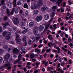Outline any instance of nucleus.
Wrapping results in <instances>:
<instances>
[{
  "instance_id": "f257e3e1",
  "label": "nucleus",
  "mask_w": 73,
  "mask_h": 73,
  "mask_svg": "<svg viewBox=\"0 0 73 73\" xmlns=\"http://www.w3.org/2000/svg\"><path fill=\"white\" fill-rule=\"evenodd\" d=\"M21 28H23V27L25 26V22H27V20L26 19L24 18L23 17H22L21 18Z\"/></svg>"
},
{
  "instance_id": "f03ea898",
  "label": "nucleus",
  "mask_w": 73,
  "mask_h": 73,
  "mask_svg": "<svg viewBox=\"0 0 73 73\" xmlns=\"http://www.w3.org/2000/svg\"><path fill=\"white\" fill-rule=\"evenodd\" d=\"M12 21L15 25H17L19 24L20 23L19 19L16 17H14L13 18Z\"/></svg>"
},
{
  "instance_id": "7ed1b4c3",
  "label": "nucleus",
  "mask_w": 73,
  "mask_h": 73,
  "mask_svg": "<svg viewBox=\"0 0 73 73\" xmlns=\"http://www.w3.org/2000/svg\"><path fill=\"white\" fill-rule=\"evenodd\" d=\"M16 35V40L17 41L18 44H21V40L20 39V35L18 34V33H15Z\"/></svg>"
},
{
  "instance_id": "20e7f679",
  "label": "nucleus",
  "mask_w": 73,
  "mask_h": 73,
  "mask_svg": "<svg viewBox=\"0 0 73 73\" xmlns=\"http://www.w3.org/2000/svg\"><path fill=\"white\" fill-rule=\"evenodd\" d=\"M14 10V9H13L11 12L10 13L9 12L10 11L9 9L8 8H7L6 9L7 15L8 16H11V15H13V11Z\"/></svg>"
},
{
  "instance_id": "39448f33",
  "label": "nucleus",
  "mask_w": 73,
  "mask_h": 73,
  "mask_svg": "<svg viewBox=\"0 0 73 73\" xmlns=\"http://www.w3.org/2000/svg\"><path fill=\"white\" fill-rule=\"evenodd\" d=\"M29 30V29H28V28L26 29L25 30H23V31L21 32V31L20 30H18L17 31V33H22L23 34H25V33L26 32H27Z\"/></svg>"
},
{
  "instance_id": "423d86ee",
  "label": "nucleus",
  "mask_w": 73,
  "mask_h": 73,
  "mask_svg": "<svg viewBox=\"0 0 73 73\" xmlns=\"http://www.w3.org/2000/svg\"><path fill=\"white\" fill-rule=\"evenodd\" d=\"M38 31V27L36 26L34 27L33 29V32L34 34H35L36 36L37 35Z\"/></svg>"
},
{
  "instance_id": "0eeeda50",
  "label": "nucleus",
  "mask_w": 73,
  "mask_h": 73,
  "mask_svg": "<svg viewBox=\"0 0 73 73\" xmlns=\"http://www.w3.org/2000/svg\"><path fill=\"white\" fill-rule=\"evenodd\" d=\"M1 4L2 7L4 9H6V6H5V0H1Z\"/></svg>"
},
{
  "instance_id": "6e6552de",
  "label": "nucleus",
  "mask_w": 73,
  "mask_h": 73,
  "mask_svg": "<svg viewBox=\"0 0 73 73\" xmlns=\"http://www.w3.org/2000/svg\"><path fill=\"white\" fill-rule=\"evenodd\" d=\"M19 52H20V50L17 48H15L13 50V53L15 54L19 53Z\"/></svg>"
},
{
  "instance_id": "1a4fd4ad",
  "label": "nucleus",
  "mask_w": 73,
  "mask_h": 73,
  "mask_svg": "<svg viewBox=\"0 0 73 73\" xmlns=\"http://www.w3.org/2000/svg\"><path fill=\"white\" fill-rule=\"evenodd\" d=\"M42 17L41 16H39L36 17V21L39 22L42 20Z\"/></svg>"
},
{
  "instance_id": "9d476101",
  "label": "nucleus",
  "mask_w": 73,
  "mask_h": 73,
  "mask_svg": "<svg viewBox=\"0 0 73 73\" xmlns=\"http://www.w3.org/2000/svg\"><path fill=\"white\" fill-rule=\"evenodd\" d=\"M53 18H51V19L49 21V22L48 23V24L46 25V27L44 29L45 31H46V30L48 29V27H49V25H50V22H51Z\"/></svg>"
},
{
  "instance_id": "9b49d317",
  "label": "nucleus",
  "mask_w": 73,
  "mask_h": 73,
  "mask_svg": "<svg viewBox=\"0 0 73 73\" xmlns=\"http://www.w3.org/2000/svg\"><path fill=\"white\" fill-rule=\"evenodd\" d=\"M10 56H11V55L9 54H6L4 57V60H7L9 58Z\"/></svg>"
},
{
  "instance_id": "f8f14e48",
  "label": "nucleus",
  "mask_w": 73,
  "mask_h": 73,
  "mask_svg": "<svg viewBox=\"0 0 73 73\" xmlns=\"http://www.w3.org/2000/svg\"><path fill=\"white\" fill-rule=\"evenodd\" d=\"M37 5L36 4H34L33 5H32L31 7V9H35L37 8Z\"/></svg>"
},
{
  "instance_id": "ddd939ff",
  "label": "nucleus",
  "mask_w": 73,
  "mask_h": 73,
  "mask_svg": "<svg viewBox=\"0 0 73 73\" xmlns=\"http://www.w3.org/2000/svg\"><path fill=\"white\" fill-rule=\"evenodd\" d=\"M47 8V7L46 6H44L42 8V11L44 13H45V12H46V11Z\"/></svg>"
},
{
  "instance_id": "4468645a",
  "label": "nucleus",
  "mask_w": 73,
  "mask_h": 73,
  "mask_svg": "<svg viewBox=\"0 0 73 73\" xmlns=\"http://www.w3.org/2000/svg\"><path fill=\"white\" fill-rule=\"evenodd\" d=\"M50 11L51 12H52L51 15L52 17H53L54 16V15H55V14H54V13L56 11H55V10H54L53 9H51Z\"/></svg>"
},
{
  "instance_id": "2eb2a0df",
  "label": "nucleus",
  "mask_w": 73,
  "mask_h": 73,
  "mask_svg": "<svg viewBox=\"0 0 73 73\" xmlns=\"http://www.w3.org/2000/svg\"><path fill=\"white\" fill-rule=\"evenodd\" d=\"M43 4V2L42 0H39L38 1V6H41Z\"/></svg>"
},
{
  "instance_id": "dca6fc26",
  "label": "nucleus",
  "mask_w": 73,
  "mask_h": 73,
  "mask_svg": "<svg viewBox=\"0 0 73 73\" xmlns=\"http://www.w3.org/2000/svg\"><path fill=\"white\" fill-rule=\"evenodd\" d=\"M12 3L13 5V7H16V5H17V4H16V0H13Z\"/></svg>"
},
{
  "instance_id": "f3484780",
  "label": "nucleus",
  "mask_w": 73,
  "mask_h": 73,
  "mask_svg": "<svg viewBox=\"0 0 73 73\" xmlns=\"http://www.w3.org/2000/svg\"><path fill=\"white\" fill-rule=\"evenodd\" d=\"M62 2V0H58L56 2V4L58 6Z\"/></svg>"
},
{
  "instance_id": "a211bd4d",
  "label": "nucleus",
  "mask_w": 73,
  "mask_h": 73,
  "mask_svg": "<svg viewBox=\"0 0 73 73\" xmlns=\"http://www.w3.org/2000/svg\"><path fill=\"white\" fill-rule=\"evenodd\" d=\"M38 28L40 31H43L44 29V26L42 25H40V27H39Z\"/></svg>"
},
{
  "instance_id": "6ab92c4d",
  "label": "nucleus",
  "mask_w": 73,
  "mask_h": 73,
  "mask_svg": "<svg viewBox=\"0 0 73 73\" xmlns=\"http://www.w3.org/2000/svg\"><path fill=\"white\" fill-rule=\"evenodd\" d=\"M44 17L45 20H48L49 17V15L48 14H46V15L44 16Z\"/></svg>"
},
{
  "instance_id": "aec40b11",
  "label": "nucleus",
  "mask_w": 73,
  "mask_h": 73,
  "mask_svg": "<svg viewBox=\"0 0 73 73\" xmlns=\"http://www.w3.org/2000/svg\"><path fill=\"white\" fill-rule=\"evenodd\" d=\"M14 9V10L13 11V12H14V11H15V13H17L19 12V10L18 9L16 8H13V9Z\"/></svg>"
},
{
  "instance_id": "412c9836",
  "label": "nucleus",
  "mask_w": 73,
  "mask_h": 73,
  "mask_svg": "<svg viewBox=\"0 0 73 73\" xmlns=\"http://www.w3.org/2000/svg\"><path fill=\"white\" fill-rule=\"evenodd\" d=\"M38 11L37 10H35L33 12V15H36L38 13Z\"/></svg>"
},
{
  "instance_id": "4be33fe9",
  "label": "nucleus",
  "mask_w": 73,
  "mask_h": 73,
  "mask_svg": "<svg viewBox=\"0 0 73 73\" xmlns=\"http://www.w3.org/2000/svg\"><path fill=\"white\" fill-rule=\"evenodd\" d=\"M9 24L8 22H5V23L4 24V28H6V26L7 25H9Z\"/></svg>"
},
{
  "instance_id": "5701e85b",
  "label": "nucleus",
  "mask_w": 73,
  "mask_h": 73,
  "mask_svg": "<svg viewBox=\"0 0 73 73\" xmlns=\"http://www.w3.org/2000/svg\"><path fill=\"white\" fill-rule=\"evenodd\" d=\"M10 37V35H7L5 37V38L6 40H9Z\"/></svg>"
},
{
  "instance_id": "b1692460",
  "label": "nucleus",
  "mask_w": 73,
  "mask_h": 73,
  "mask_svg": "<svg viewBox=\"0 0 73 73\" xmlns=\"http://www.w3.org/2000/svg\"><path fill=\"white\" fill-rule=\"evenodd\" d=\"M23 42H24L25 44H27V39H26V38H23Z\"/></svg>"
},
{
  "instance_id": "393cba45",
  "label": "nucleus",
  "mask_w": 73,
  "mask_h": 73,
  "mask_svg": "<svg viewBox=\"0 0 73 73\" xmlns=\"http://www.w3.org/2000/svg\"><path fill=\"white\" fill-rule=\"evenodd\" d=\"M29 27H33L34 26V23L33 22L30 23L29 24Z\"/></svg>"
},
{
  "instance_id": "a878e982",
  "label": "nucleus",
  "mask_w": 73,
  "mask_h": 73,
  "mask_svg": "<svg viewBox=\"0 0 73 73\" xmlns=\"http://www.w3.org/2000/svg\"><path fill=\"white\" fill-rule=\"evenodd\" d=\"M40 38V36L36 37H35V40L36 41H37L38 40H39V38ZM35 40H34L33 41V42H35Z\"/></svg>"
},
{
  "instance_id": "bb28decb",
  "label": "nucleus",
  "mask_w": 73,
  "mask_h": 73,
  "mask_svg": "<svg viewBox=\"0 0 73 73\" xmlns=\"http://www.w3.org/2000/svg\"><path fill=\"white\" fill-rule=\"evenodd\" d=\"M23 7L24 8H27V9H28V5H27V3H25Z\"/></svg>"
},
{
  "instance_id": "cd10ccee",
  "label": "nucleus",
  "mask_w": 73,
  "mask_h": 73,
  "mask_svg": "<svg viewBox=\"0 0 73 73\" xmlns=\"http://www.w3.org/2000/svg\"><path fill=\"white\" fill-rule=\"evenodd\" d=\"M30 56L31 58L32 59L35 57V54H32L30 55Z\"/></svg>"
},
{
  "instance_id": "c85d7f7f",
  "label": "nucleus",
  "mask_w": 73,
  "mask_h": 73,
  "mask_svg": "<svg viewBox=\"0 0 73 73\" xmlns=\"http://www.w3.org/2000/svg\"><path fill=\"white\" fill-rule=\"evenodd\" d=\"M22 56V55L21 54H20L19 55V56H18V61H20V60H21V57Z\"/></svg>"
},
{
  "instance_id": "c756f323",
  "label": "nucleus",
  "mask_w": 73,
  "mask_h": 73,
  "mask_svg": "<svg viewBox=\"0 0 73 73\" xmlns=\"http://www.w3.org/2000/svg\"><path fill=\"white\" fill-rule=\"evenodd\" d=\"M10 66L11 64L10 63L6 64L4 65L5 67H7L8 66Z\"/></svg>"
},
{
  "instance_id": "7c9ffc66",
  "label": "nucleus",
  "mask_w": 73,
  "mask_h": 73,
  "mask_svg": "<svg viewBox=\"0 0 73 73\" xmlns=\"http://www.w3.org/2000/svg\"><path fill=\"white\" fill-rule=\"evenodd\" d=\"M8 33V32L5 31H4L3 33V36H5Z\"/></svg>"
},
{
  "instance_id": "2f4dec72",
  "label": "nucleus",
  "mask_w": 73,
  "mask_h": 73,
  "mask_svg": "<svg viewBox=\"0 0 73 73\" xmlns=\"http://www.w3.org/2000/svg\"><path fill=\"white\" fill-rule=\"evenodd\" d=\"M7 6L9 8H11L12 7V3H9L7 4Z\"/></svg>"
},
{
  "instance_id": "473e14b6",
  "label": "nucleus",
  "mask_w": 73,
  "mask_h": 73,
  "mask_svg": "<svg viewBox=\"0 0 73 73\" xmlns=\"http://www.w3.org/2000/svg\"><path fill=\"white\" fill-rule=\"evenodd\" d=\"M8 45H5L3 47V48L4 49H7L8 48Z\"/></svg>"
},
{
  "instance_id": "72a5a7b5",
  "label": "nucleus",
  "mask_w": 73,
  "mask_h": 73,
  "mask_svg": "<svg viewBox=\"0 0 73 73\" xmlns=\"http://www.w3.org/2000/svg\"><path fill=\"white\" fill-rule=\"evenodd\" d=\"M48 38H49L50 40H53V37L51 36V35H49L48 37Z\"/></svg>"
},
{
  "instance_id": "f704fd0d",
  "label": "nucleus",
  "mask_w": 73,
  "mask_h": 73,
  "mask_svg": "<svg viewBox=\"0 0 73 73\" xmlns=\"http://www.w3.org/2000/svg\"><path fill=\"white\" fill-rule=\"evenodd\" d=\"M21 2L20 1H19L17 3V5H21Z\"/></svg>"
},
{
  "instance_id": "c9c22d12",
  "label": "nucleus",
  "mask_w": 73,
  "mask_h": 73,
  "mask_svg": "<svg viewBox=\"0 0 73 73\" xmlns=\"http://www.w3.org/2000/svg\"><path fill=\"white\" fill-rule=\"evenodd\" d=\"M35 52H38V53H40L41 51L39 49H38L36 48L35 49Z\"/></svg>"
},
{
  "instance_id": "e433bc0d",
  "label": "nucleus",
  "mask_w": 73,
  "mask_h": 73,
  "mask_svg": "<svg viewBox=\"0 0 73 73\" xmlns=\"http://www.w3.org/2000/svg\"><path fill=\"white\" fill-rule=\"evenodd\" d=\"M57 6H54L51 9H53V10H54V11H55V9H57Z\"/></svg>"
},
{
  "instance_id": "4c0bfd02",
  "label": "nucleus",
  "mask_w": 73,
  "mask_h": 73,
  "mask_svg": "<svg viewBox=\"0 0 73 73\" xmlns=\"http://www.w3.org/2000/svg\"><path fill=\"white\" fill-rule=\"evenodd\" d=\"M50 50H51V49L50 48H49L48 49H47L46 50V52L47 53H49Z\"/></svg>"
},
{
  "instance_id": "58836bf2",
  "label": "nucleus",
  "mask_w": 73,
  "mask_h": 73,
  "mask_svg": "<svg viewBox=\"0 0 73 73\" xmlns=\"http://www.w3.org/2000/svg\"><path fill=\"white\" fill-rule=\"evenodd\" d=\"M4 19L5 21L7 20H8V17L7 16H4Z\"/></svg>"
},
{
  "instance_id": "ea45409f",
  "label": "nucleus",
  "mask_w": 73,
  "mask_h": 73,
  "mask_svg": "<svg viewBox=\"0 0 73 73\" xmlns=\"http://www.w3.org/2000/svg\"><path fill=\"white\" fill-rule=\"evenodd\" d=\"M39 64H40V62H39V63H37L36 62V68H38V65H39Z\"/></svg>"
},
{
  "instance_id": "a19ab883",
  "label": "nucleus",
  "mask_w": 73,
  "mask_h": 73,
  "mask_svg": "<svg viewBox=\"0 0 73 73\" xmlns=\"http://www.w3.org/2000/svg\"><path fill=\"white\" fill-rule=\"evenodd\" d=\"M56 25L54 24L53 25V27L54 28H53V29H56Z\"/></svg>"
},
{
  "instance_id": "79ce46f5",
  "label": "nucleus",
  "mask_w": 73,
  "mask_h": 73,
  "mask_svg": "<svg viewBox=\"0 0 73 73\" xmlns=\"http://www.w3.org/2000/svg\"><path fill=\"white\" fill-rule=\"evenodd\" d=\"M4 52V50L3 49H0V53H3Z\"/></svg>"
},
{
  "instance_id": "37998d69",
  "label": "nucleus",
  "mask_w": 73,
  "mask_h": 73,
  "mask_svg": "<svg viewBox=\"0 0 73 73\" xmlns=\"http://www.w3.org/2000/svg\"><path fill=\"white\" fill-rule=\"evenodd\" d=\"M62 49H63V50H64L65 52H67V50L66 49H65V48L63 47H62Z\"/></svg>"
},
{
  "instance_id": "c03bdc74",
  "label": "nucleus",
  "mask_w": 73,
  "mask_h": 73,
  "mask_svg": "<svg viewBox=\"0 0 73 73\" xmlns=\"http://www.w3.org/2000/svg\"><path fill=\"white\" fill-rule=\"evenodd\" d=\"M14 42H14V41H13L12 40L10 42V44H14Z\"/></svg>"
},
{
  "instance_id": "a18cd8bd",
  "label": "nucleus",
  "mask_w": 73,
  "mask_h": 73,
  "mask_svg": "<svg viewBox=\"0 0 73 73\" xmlns=\"http://www.w3.org/2000/svg\"><path fill=\"white\" fill-rule=\"evenodd\" d=\"M2 61H3V58L2 57H0V62H2Z\"/></svg>"
},
{
  "instance_id": "49530a36",
  "label": "nucleus",
  "mask_w": 73,
  "mask_h": 73,
  "mask_svg": "<svg viewBox=\"0 0 73 73\" xmlns=\"http://www.w3.org/2000/svg\"><path fill=\"white\" fill-rule=\"evenodd\" d=\"M60 10L61 11V12H63L64 11V9H62V7H61V8H60Z\"/></svg>"
},
{
  "instance_id": "de8ad7c7",
  "label": "nucleus",
  "mask_w": 73,
  "mask_h": 73,
  "mask_svg": "<svg viewBox=\"0 0 73 73\" xmlns=\"http://www.w3.org/2000/svg\"><path fill=\"white\" fill-rule=\"evenodd\" d=\"M2 30H3V28H2L0 26V33L2 32Z\"/></svg>"
},
{
  "instance_id": "09e8293b",
  "label": "nucleus",
  "mask_w": 73,
  "mask_h": 73,
  "mask_svg": "<svg viewBox=\"0 0 73 73\" xmlns=\"http://www.w3.org/2000/svg\"><path fill=\"white\" fill-rule=\"evenodd\" d=\"M32 42V41H31V40H29L28 41V44H31V43Z\"/></svg>"
},
{
  "instance_id": "8fccbe9b",
  "label": "nucleus",
  "mask_w": 73,
  "mask_h": 73,
  "mask_svg": "<svg viewBox=\"0 0 73 73\" xmlns=\"http://www.w3.org/2000/svg\"><path fill=\"white\" fill-rule=\"evenodd\" d=\"M20 61V60H19V59H18V60L15 61L14 62V64H16L18 62H19Z\"/></svg>"
},
{
  "instance_id": "3c124183",
  "label": "nucleus",
  "mask_w": 73,
  "mask_h": 73,
  "mask_svg": "<svg viewBox=\"0 0 73 73\" xmlns=\"http://www.w3.org/2000/svg\"><path fill=\"white\" fill-rule=\"evenodd\" d=\"M13 30H15V31H16V30H17V29L16 28V27H13Z\"/></svg>"
},
{
  "instance_id": "603ef678",
  "label": "nucleus",
  "mask_w": 73,
  "mask_h": 73,
  "mask_svg": "<svg viewBox=\"0 0 73 73\" xmlns=\"http://www.w3.org/2000/svg\"><path fill=\"white\" fill-rule=\"evenodd\" d=\"M58 60L59 62H61V58L60 57H59L58 58Z\"/></svg>"
},
{
  "instance_id": "864d4df0",
  "label": "nucleus",
  "mask_w": 73,
  "mask_h": 73,
  "mask_svg": "<svg viewBox=\"0 0 73 73\" xmlns=\"http://www.w3.org/2000/svg\"><path fill=\"white\" fill-rule=\"evenodd\" d=\"M68 54H70V55H71L72 54V53H71V52L69 50H68Z\"/></svg>"
},
{
  "instance_id": "5fc2aeb1",
  "label": "nucleus",
  "mask_w": 73,
  "mask_h": 73,
  "mask_svg": "<svg viewBox=\"0 0 73 73\" xmlns=\"http://www.w3.org/2000/svg\"><path fill=\"white\" fill-rule=\"evenodd\" d=\"M66 3L65 2H64L63 3V7H65V5H66Z\"/></svg>"
},
{
  "instance_id": "6e6d98bb",
  "label": "nucleus",
  "mask_w": 73,
  "mask_h": 73,
  "mask_svg": "<svg viewBox=\"0 0 73 73\" xmlns=\"http://www.w3.org/2000/svg\"><path fill=\"white\" fill-rule=\"evenodd\" d=\"M43 46V44H40V45H39L38 46V48H41V46Z\"/></svg>"
},
{
  "instance_id": "4d7b16f0",
  "label": "nucleus",
  "mask_w": 73,
  "mask_h": 73,
  "mask_svg": "<svg viewBox=\"0 0 73 73\" xmlns=\"http://www.w3.org/2000/svg\"><path fill=\"white\" fill-rule=\"evenodd\" d=\"M51 1L53 3H55L57 1V0H51Z\"/></svg>"
},
{
  "instance_id": "13d9d810",
  "label": "nucleus",
  "mask_w": 73,
  "mask_h": 73,
  "mask_svg": "<svg viewBox=\"0 0 73 73\" xmlns=\"http://www.w3.org/2000/svg\"><path fill=\"white\" fill-rule=\"evenodd\" d=\"M21 50H22V51H24V50H25V49H24V48L22 47L21 48Z\"/></svg>"
},
{
  "instance_id": "bf43d9fd",
  "label": "nucleus",
  "mask_w": 73,
  "mask_h": 73,
  "mask_svg": "<svg viewBox=\"0 0 73 73\" xmlns=\"http://www.w3.org/2000/svg\"><path fill=\"white\" fill-rule=\"evenodd\" d=\"M5 68V66H1L0 67V69H3V68Z\"/></svg>"
},
{
  "instance_id": "052dcab7",
  "label": "nucleus",
  "mask_w": 73,
  "mask_h": 73,
  "mask_svg": "<svg viewBox=\"0 0 73 73\" xmlns=\"http://www.w3.org/2000/svg\"><path fill=\"white\" fill-rule=\"evenodd\" d=\"M65 65V63L64 62H62L61 63V66H64Z\"/></svg>"
},
{
  "instance_id": "680f3d73",
  "label": "nucleus",
  "mask_w": 73,
  "mask_h": 73,
  "mask_svg": "<svg viewBox=\"0 0 73 73\" xmlns=\"http://www.w3.org/2000/svg\"><path fill=\"white\" fill-rule=\"evenodd\" d=\"M68 62L69 64H72V61L70 60H69Z\"/></svg>"
},
{
  "instance_id": "e2e57ef3",
  "label": "nucleus",
  "mask_w": 73,
  "mask_h": 73,
  "mask_svg": "<svg viewBox=\"0 0 73 73\" xmlns=\"http://www.w3.org/2000/svg\"><path fill=\"white\" fill-rule=\"evenodd\" d=\"M42 58H43V56H42V55H41L40 56V60H41V59H42Z\"/></svg>"
},
{
  "instance_id": "0e129e2a",
  "label": "nucleus",
  "mask_w": 73,
  "mask_h": 73,
  "mask_svg": "<svg viewBox=\"0 0 73 73\" xmlns=\"http://www.w3.org/2000/svg\"><path fill=\"white\" fill-rule=\"evenodd\" d=\"M65 29V27H62L61 28L62 30H64Z\"/></svg>"
},
{
  "instance_id": "69168bd1",
  "label": "nucleus",
  "mask_w": 73,
  "mask_h": 73,
  "mask_svg": "<svg viewBox=\"0 0 73 73\" xmlns=\"http://www.w3.org/2000/svg\"><path fill=\"white\" fill-rule=\"evenodd\" d=\"M70 47L73 46V44L72 43H70Z\"/></svg>"
},
{
  "instance_id": "338daca9",
  "label": "nucleus",
  "mask_w": 73,
  "mask_h": 73,
  "mask_svg": "<svg viewBox=\"0 0 73 73\" xmlns=\"http://www.w3.org/2000/svg\"><path fill=\"white\" fill-rule=\"evenodd\" d=\"M38 73V71L37 70H35L34 72V73Z\"/></svg>"
},
{
  "instance_id": "774afa93",
  "label": "nucleus",
  "mask_w": 73,
  "mask_h": 73,
  "mask_svg": "<svg viewBox=\"0 0 73 73\" xmlns=\"http://www.w3.org/2000/svg\"><path fill=\"white\" fill-rule=\"evenodd\" d=\"M56 49H57V50H58V51L60 50V48L59 47H56Z\"/></svg>"
}]
</instances>
